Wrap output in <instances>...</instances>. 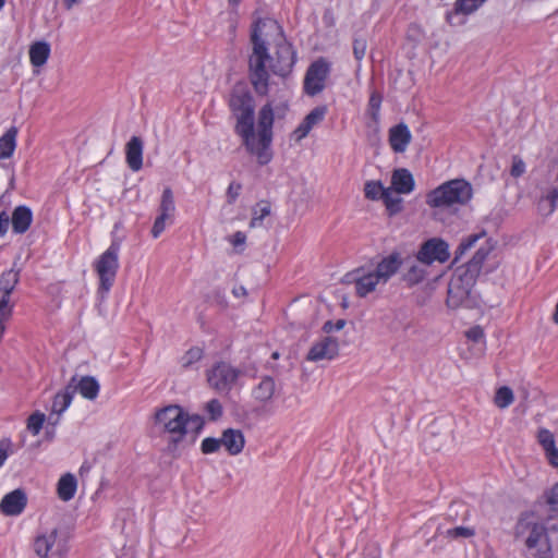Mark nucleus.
Segmentation results:
<instances>
[{"mask_svg":"<svg viewBox=\"0 0 558 558\" xmlns=\"http://www.w3.org/2000/svg\"><path fill=\"white\" fill-rule=\"evenodd\" d=\"M221 444L231 456H236L244 448V435L239 429L228 428L222 433Z\"/></svg>","mask_w":558,"mask_h":558,"instance_id":"nucleus-23","label":"nucleus"},{"mask_svg":"<svg viewBox=\"0 0 558 558\" xmlns=\"http://www.w3.org/2000/svg\"><path fill=\"white\" fill-rule=\"evenodd\" d=\"M513 402V392L507 387H500L495 395V404L499 409H506Z\"/></svg>","mask_w":558,"mask_h":558,"instance_id":"nucleus-38","label":"nucleus"},{"mask_svg":"<svg viewBox=\"0 0 558 558\" xmlns=\"http://www.w3.org/2000/svg\"><path fill=\"white\" fill-rule=\"evenodd\" d=\"M10 218L5 211L0 214V236L5 235L9 229Z\"/></svg>","mask_w":558,"mask_h":558,"instance_id":"nucleus-54","label":"nucleus"},{"mask_svg":"<svg viewBox=\"0 0 558 558\" xmlns=\"http://www.w3.org/2000/svg\"><path fill=\"white\" fill-rule=\"evenodd\" d=\"M203 356V350L198 347L191 348L181 357V365L184 368L191 367L193 364L198 362Z\"/></svg>","mask_w":558,"mask_h":558,"instance_id":"nucleus-39","label":"nucleus"},{"mask_svg":"<svg viewBox=\"0 0 558 558\" xmlns=\"http://www.w3.org/2000/svg\"><path fill=\"white\" fill-rule=\"evenodd\" d=\"M367 44L364 38H356L353 43V53L356 60L361 61L366 53Z\"/></svg>","mask_w":558,"mask_h":558,"instance_id":"nucleus-47","label":"nucleus"},{"mask_svg":"<svg viewBox=\"0 0 558 558\" xmlns=\"http://www.w3.org/2000/svg\"><path fill=\"white\" fill-rule=\"evenodd\" d=\"M5 0H0V10L4 7Z\"/></svg>","mask_w":558,"mask_h":558,"instance_id":"nucleus-62","label":"nucleus"},{"mask_svg":"<svg viewBox=\"0 0 558 558\" xmlns=\"http://www.w3.org/2000/svg\"><path fill=\"white\" fill-rule=\"evenodd\" d=\"M514 536L523 544L524 558H554L553 546L543 523L523 517L515 525Z\"/></svg>","mask_w":558,"mask_h":558,"instance_id":"nucleus-4","label":"nucleus"},{"mask_svg":"<svg viewBox=\"0 0 558 558\" xmlns=\"http://www.w3.org/2000/svg\"><path fill=\"white\" fill-rule=\"evenodd\" d=\"M221 446V438L207 437L202 441L201 448L203 453L210 454L217 452Z\"/></svg>","mask_w":558,"mask_h":558,"instance_id":"nucleus-44","label":"nucleus"},{"mask_svg":"<svg viewBox=\"0 0 558 558\" xmlns=\"http://www.w3.org/2000/svg\"><path fill=\"white\" fill-rule=\"evenodd\" d=\"M206 411L211 420H217L222 415V405L217 399H211L206 403Z\"/></svg>","mask_w":558,"mask_h":558,"instance_id":"nucleus-45","label":"nucleus"},{"mask_svg":"<svg viewBox=\"0 0 558 558\" xmlns=\"http://www.w3.org/2000/svg\"><path fill=\"white\" fill-rule=\"evenodd\" d=\"M339 354V342L336 338L325 336L317 340L310 348L306 360L310 362H319L323 360H333Z\"/></svg>","mask_w":558,"mask_h":558,"instance_id":"nucleus-13","label":"nucleus"},{"mask_svg":"<svg viewBox=\"0 0 558 558\" xmlns=\"http://www.w3.org/2000/svg\"><path fill=\"white\" fill-rule=\"evenodd\" d=\"M144 143L141 137L132 136L125 146V159L129 168L137 172L143 167Z\"/></svg>","mask_w":558,"mask_h":558,"instance_id":"nucleus-18","label":"nucleus"},{"mask_svg":"<svg viewBox=\"0 0 558 558\" xmlns=\"http://www.w3.org/2000/svg\"><path fill=\"white\" fill-rule=\"evenodd\" d=\"M545 454L550 465L558 469V449L555 447L546 451Z\"/></svg>","mask_w":558,"mask_h":558,"instance_id":"nucleus-55","label":"nucleus"},{"mask_svg":"<svg viewBox=\"0 0 558 558\" xmlns=\"http://www.w3.org/2000/svg\"><path fill=\"white\" fill-rule=\"evenodd\" d=\"M14 303L9 294H0V339L2 338L5 324L10 320L13 314Z\"/></svg>","mask_w":558,"mask_h":558,"instance_id":"nucleus-33","label":"nucleus"},{"mask_svg":"<svg viewBox=\"0 0 558 558\" xmlns=\"http://www.w3.org/2000/svg\"><path fill=\"white\" fill-rule=\"evenodd\" d=\"M278 356H279V354H278L277 352H275V353L272 354V357H274V359H278Z\"/></svg>","mask_w":558,"mask_h":558,"instance_id":"nucleus-63","label":"nucleus"},{"mask_svg":"<svg viewBox=\"0 0 558 558\" xmlns=\"http://www.w3.org/2000/svg\"><path fill=\"white\" fill-rule=\"evenodd\" d=\"M228 2L231 4V5H238L240 3V0H228Z\"/></svg>","mask_w":558,"mask_h":558,"instance_id":"nucleus-61","label":"nucleus"},{"mask_svg":"<svg viewBox=\"0 0 558 558\" xmlns=\"http://www.w3.org/2000/svg\"><path fill=\"white\" fill-rule=\"evenodd\" d=\"M386 191L380 181H367L364 186L365 197L372 201L380 199Z\"/></svg>","mask_w":558,"mask_h":558,"instance_id":"nucleus-37","label":"nucleus"},{"mask_svg":"<svg viewBox=\"0 0 558 558\" xmlns=\"http://www.w3.org/2000/svg\"><path fill=\"white\" fill-rule=\"evenodd\" d=\"M33 221V213L29 207L21 205L14 208L12 213V229L14 233H25Z\"/></svg>","mask_w":558,"mask_h":558,"instance_id":"nucleus-24","label":"nucleus"},{"mask_svg":"<svg viewBox=\"0 0 558 558\" xmlns=\"http://www.w3.org/2000/svg\"><path fill=\"white\" fill-rule=\"evenodd\" d=\"M50 44L45 40L35 41L29 47V61L33 66L41 68L50 57Z\"/></svg>","mask_w":558,"mask_h":558,"instance_id":"nucleus-25","label":"nucleus"},{"mask_svg":"<svg viewBox=\"0 0 558 558\" xmlns=\"http://www.w3.org/2000/svg\"><path fill=\"white\" fill-rule=\"evenodd\" d=\"M75 391L77 390L82 397L88 400H94L99 393V384L92 376H84L80 380L75 378Z\"/></svg>","mask_w":558,"mask_h":558,"instance_id":"nucleus-29","label":"nucleus"},{"mask_svg":"<svg viewBox=\"0 0 558 558\" xmlns=\"http://www.w3.org/2000/svg\"><path fill=\"white\" fill-rule=\"evenodd\" d=\"M242 372L227 362H218L207 371V383L210 388L228 393L235 386Z\"/></svg>","mask_w":558,"mask_h":558,"instance_id":"nucleus-8","label":"nucleus"},{"mask_svg":"<svg viewBox=\"0 0 558 558\" xmlns=\"http://www.w3.org/2000/svg\"><path fill=\"white\" fill-rule=\"evenodd\" d=\"M345 325V322L343 319L337 320L335 324L330 320L326 322L323 326V330L327 333L333 331V330H341Z\"/></svg>","mask_w":558,"mask_h":558,"instance_id":"nucleus-52","label":"nucleus"},{"mask_svg":"<svg viewBox=\"0 0 558 558\" xmlns=\"http://www.w3.org/2000/svg\"><path fill=\"white\" fill-rule=\"evenodd\" d=\"M485 236V233L482 232V233H477V234H470L468 235L465 239H463L460 244L458 245L456 252H454V259H453V263H457L460 260V258L468 252L470 251L474 245L475 243Z\"/></svg>","mask_w":558,"mask_h":558,"instance_id":"nucleus-36","label":"nucleus"},{"mask_svg":"<svg viewBox=\"0 0 558 558\" xmlns=\"http://www.w3.org/2000/svg\"><path fill=\"white\" fill-rule=\"evenodd\" d=\"M275 390V380L271 377L266 376L256 387L253 388L252 396L257 402L265 404L272 399Z\"/></svg>","mask_w":558,"mask_h":558,"instance_id":"nucleus-28","label":"nucleus"},{"mask_svg":"<svg viewBox=\"0 0 558 558\" xmlns=\"http://www.w3.org/2000/svg\"><path fill=\"white\" fill-rule=\"evenodd\" d=\"M558 203V187L550 189L537 202V211L543 217H549L556 209Z\"/></svg>","mask_w":558,"mask_h":558,"instance_id":"nucleus-30","label":"nucleus"},{"mask_svg":"<svg viewBox=\"0 0 558 558\" xmlns=\"http://www.w3.org/2000/svg\"><path fill=\"white\" fill-rule=\"evenodd\" d=\"M245 240H246L245 234H244L243 232H241V231H238V232H235V233L232 235V240H231V242H232V244H233L234 246H238V245H242V244H244V243H245Z\"/></svg>","mask_w":558,"mask_h":558,"instance_id":"nucleus-56","label":"nucleus"},{"mask_svg":"<svg viewBox=\"0 0 558 558\" xmlns=\"http://www.w3.org/2000/svg\"><path fill=\"white\" fill-rule=\"evenodd\" d=\"M75 377H72L70 383L66 385V387L59 391L52 401L51 407V413L49 416V420H52L53 415H56V420L52 422L53 425H57L59 423L60 415L66 411V409L70 407L74 393H75V386H74Z\"/></svg>","mask_w":558,"mask_h":558,"instance_id":"nucleus-14","label":"nucleus"},{"mask_svg":"<svg viewBox=\"0 0 558 558\" xmlns=\"http://www.w3.org/2000/svg\"><path fill=\"white\" fill-rule=\"evenodd\" d=\"M465 336L473 342H481L484 339V331L480 326H474L465 332Z\"/></svg>","mask_w":558,"mask_h":558,"instance_id":"nucleus-50","label":"nucleus"},{"mask_svg":"<svg viewBox=\"0 0 558 558\" xmlns=\"http://www.w3.org/2000/svg\"><path fill=\"white\" fill-rule=\"evenodd\" d=\"M475 282L476 278L457 268L448 284L447 305L450 308L476 305V295L473 291Z\"/></svg>","mask_w":558,"mask_h":558,"instance_id":"nucleus-6","label":"nucleus"},{"mask_svg":"<svg viewBox=\"0 0 558 558\" xmlns=\"http://www.w3.org/2000/svg\"><path fill=\"white\" fill-rule=\"evenodd\" d=\"M425 275L426 271L423 267L414 265L408 270L405 280L411 284H416L425 278Z\"/></svg>","mask_w":558,"mask_h":558,"instance_id":"nucleus-42","label":"nucleus"},{"mask_svg":"<svg viewBox=\"0 0 558 558\" xmlns=\"http://www.w3.org/2000/svg\"><path fill=\"white\" fill-rule=\"evenodd\" d=\"M391 186L398 194H410L415 186L412 173L404 168L396 169L391 175Z\"/></svg>","mask_w":558,"mask_h":558,"instance_id":"nucleus-21","label":"nucleus"},{"mask_svg":"<svg viewBox=\"0 0 558 558\" xmlns=\"http://www.w3.org/2000/svg\"><path fill=\"white\" fill-rule=\"evenodd\" d=\"M553 319H554L555 324L558 325V301H557V304L555 307V313H554Z\"/></svg>","mask_w":558,"mask_h":558,"instance_id":"nucleus-60","label":"nucleus"},{"mask_svg":"<svg viewBox=\"0 0 558 558\" xmlns=\"http://www.w3.org/2000/svg\"><path fill=\"white\" fill-rule=\"evenodd\" d=\"M492 250L493 246L488 242H485L480 246L474 256L464 266L459 268L477 279L483 268L484 262L487 259Z\"/></svg>","mask_w":558,"mask_h":558,"instance_id":"nucleus-20","label":"nucleus"},{"mask_svg":"<svg viewBox=\"0 0 558 558\" xmlns=\"http://www.w3.org/2000/svg\"><path fill=\"white\" fill-rule=\"evenodd\" d=\"M229 106L236 118L235 133L242 138L245 148L257 158L258 163L267 165L272 154L274 110L271 104H266L258 112L257 126L254 124V100L244 89H234L229 99Z\"/></svg>","mask_w":558,"mask_h":558,"instance_id":"nucleus-2","label":"nucleus"},{"mask_svg":"<svg viewBox=\"0 0 558 558\" xmlns=\"http://www.w3.org/2000/svg\"><path fill=\"white\" fill-rule=\"evenodd\" d=\"M473 196L472 185L463 179L447 181L426 195V204L432 208L457 211Z\"/></svg>","mask_w":558,"mask_h":558,"instance_id":"nucleus-5","label":"nucleus"},{"mask_svg":"<svg viewBox=\"0 0 558 558\" xmlns=\"http://www.w3.org/2000/svg\"><path fill=\"white\" fill-rule=\"evenodd\" d=\"M77 489L76 477L72 473L63 474L57 484V494L62 501H70L74 498Z\"/></svg>","mask_w":558,"mask_h":558,"instance_id":"nucleus-26","label":"nucleus"},{"mask_svg":"<svg viewBox=\"0 0 558 558\" xmlns=\"http://www.w3.org/2000/svg\"><path fill=\"white\" fill-rule=\"evenodd\" d=\"M27 505V497L24 490L15 489L7 494L0 502V511L5 515L21 514Z\"/></svg>","mask_w":558,"mask_h":558,"instance_id":"nucleus-16","label":"nucleus"},{"mask_svg":"<svg viewBox=\"0 0 558 558\" xmlns=\"http://www.w3.org/2000/svg\"><path fill=\"white\" fill-rule=\"evenodd\" d=\"M380 104H381V97L379 95L373 94L369 98L368 107L372 112V117L374 119L377 118V114H378V111L380 108Z\"/></svg>","mask_w":558,"mask_h":558,"instance_id":"nucleus-51","label":"nucleus"},{"mask_svg":"<svg viewBox=\"0 0 558 558\" xmlns=\"http://www.w3.org/2000/svg\"><path fill=\"white\" fill-rule=\"evenodd\" d=\"M401 260L398 255H389L385 257L378 265L376 266L374 274L379 279V281L385 284L400 268Z\"/></svg>","mask_w":558,"mask_h":558,"instance_id":"nucleus-22","label":"nucleus"},{"mask_svg":"<svg viewBox=\"0 0 558 558\" xmlns=\"http://www.w3.org/2000/svg\"><path fill=\"white\" fill-rule=\"evenodd\" d=\"M242 186L240 183H236V182H231L228 190H227V197H228V202L229 204H232L235 202V199L238 198V196L240 195V191H241Z\"/></svg>","mask_w":558,"mask_h":558,"instance_id":"nucleus-49","label":"nucleus"},{"mask_svg":"<svg viewBox=\"0 0 558 558\" xmlns=\"http://www.w3.org/2000/svg\"><path fill=\"white\" fill-rule=\"evenodd\" d=\"M372 558H377L376 556L372 557Z\"/></svg>","mask_w":558,"mask_h":558,"instance_id":"nucleus-64","label":"nucleus"},{"mask_svg":"<svg viewBox=\"0 0 558 558\" xmlns=\"http://www.w3.org/2000/svg\"><path fill=\"white\" fill-rule=\"evenodd\" d=\"M90 468H92V466H90V464H89L88 462H86V461H85V462L81 465V468H80V471H78V472H80V474H81V475H83V474H85V473H88V472L90 471Z\"/></svg>","mask_w":558,"mask_h":558,"instance_id":"nucleus-58","label":"nucleus"},{"mask_svg":"<svg viewBox=\"0 0 558 558\" xmlns=\"http://www.w3.org/2000/svg\"><path fill=\"white\" fill-rule=\"evenodd\" d=\"M120 245L112 242L110 246L95 260L94 268L99 278L98 293L101 298L110 291L119 269Z\"/></svg>","mask_w":558,"mask_h":558,"instance_id":"nucleus-7","label":"nucleus"},{"mask_svg":"<svg viewBox=\"0 0 558 558\" xmlns=\"http://www.w3.org/2000/svg\"><path fill=\"white\" fill-rule=\"evenodd\" d=\"M412 140L410 129L399 123L389 130V144L395 153H404Z\"/></svg>","mask_w":558,"mask_h":558,"instance_id":"nucleus-19","label":"nucleus"},{"mask_svg":"<svg viewBox=\"0 0 558 558\" xmlns=\"http://www.w3.org/2000/svg\"><path fill=\"white\" fill-rule=\"evenodd\" d=\"M57 529H44L38 532L33 542V549L39 558H50L61 553V545L57 541Z\"/></svg>","mask_w":558,"mask_h":558,"instance_id":"nucleus-12","label":"nucleus"},{"mask_svg":"<svg viewBox=\"0 0 558 558\" xmlns=\"http://www.w3.org/2000/svg\"><path fill=\"white\" fill-rule=\"evenodd\" d=\"M16 136L17 129L15 126H11L1 137H0V160L10 158L16 147Z\"/></svg>","mask_w":558,"mask_h":558,"instance_id":"nucleus-31","label":"nucleus"},{"mask_svg":"<svg viewBox=\"0 0 558 558\" xmlns=\"http://www.w3.org/2000/svg\"><path fill=\"white\" fill-rule=\"evenodd\" d=\"M252 52L248 57L250 81L254 90L268 94V68L277 75H288L295 63V52L281 34V27L275 20L258 19L251 31Z\"/></svg>","mask_w":558,"mask_h":558,"instance_id":"nucleus-1","label":"nucleus"},{"mask_svg":"<svg viewBox=\"0 0 558 558\" xmlns=\"http://www.w3.org/2000/svg\"><path fill=\"white\" fill-rule=\"evenodd\" d=\"M156 425L169 434L170 442L175 447L186 435L194 438L203 428L204 421L198 415H189L179 405H167L155 414Z\"/></svg>","mask_w":558,"mask_h":558,"instance_id":"nucleus-3","label":"nucleus"},{"mask_svg":"<svg viewBox=\"0 0 558 558\" xmlns=\"http://www.w3.org/2000/svg\"><path fill=\"white\" fill-rule=\"evenodd\" d=\"M475 534L474 530L465 526H457L446 531L445 535L449 538H469Z\"/></svg>","mask_w":558,"mask_h":558,"instance_id":"nucleus-43","label":"nucleus"},{"mask_svg":"<svg viewBox=\"0 0 558 558\" xmlns=\"http://www.w3.org/2000/svg\"><path fill=\"white\" fill-rule=\"evenodd\" d=\"M525 172V163L519 156L512 157L510 174L513 178H520Z\"/></svg>","mask_w":558,"mask_h":558,"instance_id":"nucleus-46","label":"nucleus"},{"mask_svg":"<svg viewBox=\"0 0 558 558\" xmlns=\"http://www.w3.org/2000/svg\"><path fill=\"white\" fill-rule=\"evenodd\" d=\"M330 74V63L319 58L307 69L304 77V92L310 96L322 93L325 88L326 80Z\"/></svg>","mask_w":558,"mask_h":558,"instance_id":"nucleus-10","label":"nucleus"},{"mask_svg":"<svg viewBox=\"0 0 558 558\" xmlns=\"http://www.w3.org/2000/svg\"><path fill=\"white\" fill-rule=\"evenodd\" d=\"M326 113L327 108L325 106L314 108L308 114H306L300 125L293 131L292 138L296 143L301 142L308 135L315 125L319 124L324 120Z\"/></svg>","mask_w":558,"mask_h":558,"instance_id":"nucleus-15","label":"nucleus"},{"mask_svg":"<svg viewBox=\"0 0 558 558\" xmlns=\"http://www.w3.org/2000/svg\"><path fill=\"white\" fill-rule=\"evenodd\" d=\"M487 0H456L452 12L447 13V21L453 24L458 15H470L481 8Z\"/></svg>","mask_w":558,"mask_h":558,"instance_id":"nucleus-27","label":"nucleus"},{"mask_svg":"<svg viewBox=\"0 0 558 558\" xmlns=\"http://www.w3.org/2000/svg\"><path fill=\"white\" fill-rule=\"evenodd\" d=\"M352 277V280L355 282L356 294L362 298L375 291L378 284H383L374 271L366 272L363 269H356Z\"/></svg>","mask_w":558,"mask_h":558,"instance_id":"nucleus-17","label":"nucleus"},{"mask_svg":"<svg viewBox=\"0 0 558 558\" xmlns=\"http://www.w3.org/2000/svg\"><path fill=\"white\" fill-rule=\"evenodd\" d=\"M380 199L384 201L390 216L397 215L402 210V198L398 196V193L391 191V189H387Z\"/></svg>","mask_w":558,"mask_h":558,"instance_id":"nucleus-34","label":"nucleus"},{"mask_svg":"<svg viewBox=\"0 0 558 558\" xmlns=\"http://www.w3.org/2000/svg\"><path fill=\"white\" fill-rule=\"evenodd\" d=\"M232 293L236 298L244 296L246 295V289L243 286L234 287Z\"/></svg>","mask_w":558,"mask_h":558,"instance_id":"nucleus-57","label":"nucleus"},{"mask_svg":"<svg viewBox=\"0 0 558 558\" xmlns=\"http://www.w3.org/2000/svg\"><path fill=\"white\" fill-rule=\"evenodd\" d=\"M81 0H64V5L68 10L72 9V7L78 3Z\"/></svg>","mask_w":558,"mask_h":558,"instance_id":"nucleus-59","label":"nucleus"},{"mask_svg":"<svg viewBox=\"0 0 558 558\" xmlns=\"http://www.w3.org/2000/svg\"><path fill=\"white\" fill-rule=\"evenodd\" d=\"M546 500L550 511L558 514V483L549 490Z\"/></svg>","mask_w":558,"mask_h":558,"instance_id":"nucleus-48","label":"nucleus"},{"mask_svg":"<svg viewBox=\"0 0 558 558\" xmlns=\"http://www.w3.org/2000/svg\"><path fill=\"white\" fill-rule=\"evenodd\" d=\"M20 281V270L11 268L0 275V294L12 295Z\"/></svg>","mask_w":558,"mask_h":558,"instance_id":"nucleus-32","label":"nucleus"},{"mask_svg":"<svg viewBox=\"0 0 558 558\" xmlns=\"http://www.w3.org/2000/svg\"><path fill=\"white\" fill-rule=\"evenodd\" d=\"M10 447L11 441L9 439L2 440L0 442V468L4 464L5 460L9 457Z\"/></svg>","mask_w":558,"mask_h":558,"instance_id":"nucleus-53","label":"nucleus"},{"mask_svg":"<svg viewBox=\"0 0 558 558\" xmlns=\"http://www.w3.org/2000/svg\"><path fill=\"white\" fill-rule=\"evenodd\" d=\"M537 439L545 452L556 447L555 437L548 429H539Z\"/></svg>","mask_w":558,"mask_h":558,"instance_id":"nucleus-41","label":"nucleus"},{"mask_svg":"<svg viewBox=\"0 0 558 558\" xmlns=\"http://www.w3.org/2000/svg\"><path fill=\"white\" fill-rule=\"evenodd\" d=\"M158 210L159 215L156 217L151 228V235L154 239L159 238V235L165 231L167 223L173 222L175 204L173 193L170 187H166L162 191Z\"/></svg>","mask_w":558,"mask_h":558,"instance_id":"nucleus-11","label":"nucleus"},{"mask_svg":"<svg viewBox=\"0 0 558 558\" xmlns=\"http://www.w3.org/2000/svg\"><path fill=\"white\" fill-rule=\"evenodd\" d=\"M449 258V244L436 236L423 242L416 254V259L426 266L434 263L445 264Z\"/></svg>","mask_w":558,"mask_h":558,"instance_id":"nucleus-9","label":"nucleus"},{"mask_svg":"<svg viewBox=\"0 0 558 558\" xmlns=\"http://www.w3.org/2000/svg\"><path fill=\"white\" fill-rule=\"evenodd\" d=\"M45 418V414L40 412H35L28 417L27 428L34 436L40 433Z\"/></svg>","mask_w":558,"mask_h":558,"instance_id":"nucleus-40","label":"nucleus"},{"mask_svg":"<svg viewBox=\"0 0 558 558\" xmlns=\"http://www.w3.org/2000/svg\"><path fill=\"white\" fill-rule=\"evenodd\" d=\"M270 215V205L262 201L257 203L252 209V219L250 221L251 228H258L263 226L264 219Z\"/></svg>","mask_w":558,"mask_h":558,"instance_id":"nucleus-35","label":"nucleus"}]
</instances>
